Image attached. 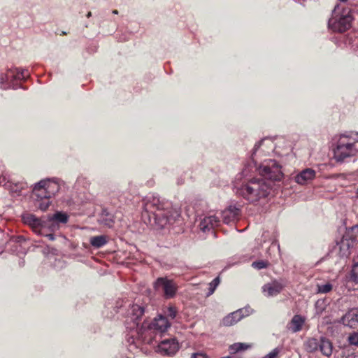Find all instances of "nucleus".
<instances>
[{
    "mask_svg": "<svg viewBox=\"0 0 358 358\" xmlns=\"http://www.w3.org/2000/svg\"><path fill=\"white\" fill-rule=\"evenodd\" d=\"M279 352L280 351L278 348H275L271 352L264 356L263 358H275L277 357Z\"/></svg>",
    "mask_w": 358,
    "mask_h": 358,
    "instance_id": "obj_35",
    "label": "nucleus"
},
{
    "mask_svg": "<svg viewBox=\"0 0 358 358\" xmlns=\"http://www.w3.org/2000/svg\"><path fill=\"white\" fill-rule=\"evenodd\" d=\"M252 313V309L249 306L240 308L224 317L222 320V324L226 327L234 325L243 317L250 315Z\"/></svg>",
    "mask_w": 358,
    "mask_h": 358,
    "instance_id": "obj_9",
    "label": "nucleus"
},
{
    "mask_svg": "<svg viewBox=\"0 0 358 358\" xmlns=\"http://www.w3.org/2000/svg\"><path fill=\"white\" fill-rule=\"evenodd\" d=\"M91 15H92V13L91 12H88L87 14V17H91Z\"/></svg>",
    "mask_w": 358,
    "mask_h": 358,
    "instance_id": "obj_40",
    "label": "nucleus"
},
{
    "mask_svg": "<svg viewBox=\"0 0 358 358\" xmlns=\"http://www.w3.org/2000/svg\"><path fill=\"white\" fill-rule=\"evenodd\" d=\"M142 217L148 224L156 229H163L173 224L175 215L170 201L157 194H150L143 199Z\"/></svg>",
    "mask_w": 358,
    "mask_h": 358,
    "instance_id": "obj_2",
    "label": "nucleus"
},
{
    "mask_svg": "<svg viewBox=\"0 0 358 358\" xmlns=\"http://www.w3.org/2000/svg\"><path fill=\"white\" fill-rule=\"evenodd\" d=\"M17 78L19 80H25L27 77H29V74L27 69H17Z\"/></svg>",
    "mask_w": 358,
    "mask_h": 358,
    "instance_id": "obj_31",
    "label": "nucleus"
},
{
    "mask_svg": "<svg viewBox=\"0 0 358 358\" xmlns=\"http://www.w3.org/2000/svg\"><path fill=\"white\" fill-rule=\"evenodd\" d=\"M6 75L8 76V85H11L12 86H15L14 84L15 80H19L17 78V69H9Z\"/></svg>",
    "mask_w": 358,
    "mask_h": 358,
    "instance_id": "obj_25",
    "label": "nucleus"
},
{
    "mask_svg": "<svg viewBox=\"0 0 358 358\" xmlns=\"http://www.w3.org/2000/svg\"><path fill=\"white\" fill-rule=\"evenodd\" d=\"M240 211V208L234 206H229L221 213L223 222L225 224H230L236 222L238 220Z\"/></svg>",
    "mask_w": 358,
    "mask_h": 358,
    "instance_id": "obj_14",
    "label": "nucleus"
},
{
    "mask_svg": "<svg viewBox=\"0 0 358 358\" xmlns=\"http://www.w3.org/2000/svg\"><path fill=\"white\" fill-rule=\"evenodd\" d=\"M99 222L100 224L110 228L114 224L113 215L106 210H103L99 219Z\"/></svg>",
    "mask_w": 358,
    "mask_h": 358,
    "instance_id": "obj_21",
    "label": "nucleus"
},
{
    "mask_svg": "<svg viewBox=\"0 0 358 358\" xmlns=\"http://www.w3.org/2000/svg\"><path fill=\"white\" fill-rule=\"evenodd\" d=\"M263 358V357H262Z\"/></svg>",
    "mask_w": 358,
    "mask_h": 358,
    "instance_id": "obj_45",
    "label": "nucleus"
},
{
    "mask_svg": "<svg viewBox=\"0 0 358 358\" xmlns=\"http://www.w3.org/2000/svg\"><path fill=\"white\" fill-rule=\"evenodd\" d=\"M0 88L2 90L7 89H17L16 86H12L11 85H8V76L6 73H0Z\"/></svg>",
    "mask_w": 358,
    "mask_h": 358,
    "instance_id": "obj_24",
    "label": "nucleus"
},
{
    "mask_svg": "<svg viewBox=\"0 0 358 358\" xmlns=\"http://www.w3.org/2000/svg\"><path fill=\"white\" fill-rule=\"evenodd\" d=\"M274 148L273 142L269 138H264L255 144L251 157L262 178H254L236 187V194L250 203L257 202L269 195L273 181H279L283 178L282 167L275 159H262L263 155L273 151Z\"/></svg>",
    "mask_w": 358,
    "mask_h": 358,
    "instance_id": "obj_1",
    "label": "nucleus"
},
{
    "mask_svg": "<svg viewBox=\"0 0 358 358\" xmlns=\"http://www.w3.org/2000/svg\"><path fill=\"white\" fill-rule=\"evenodd\" d=\"M113 14H115V15H117L118 14V10H113L112 11Z\"/></svg>",
    "mask_w": 358,
    "mask_h": 358,
    "instance_id": "obj_39",
    "label": "nucleus"
},
{
    "mask_svg": "<svg viewBox=\"0 0 358 358\" xmlns=\"http://www.w3.org/2000/svg\"><path fill=\"white\" fill-rule=\"evenodd\" d=\"M52 184L48 180H41L36 183L34 187V194L41 199H49L51 196V193L48 190L51 187Z\"/></svg>",
    "mask_w": 358,
    "mask_h": 358,
    "instance_id": "obj_12",
    "label": "nucleus"
},
{
    "mask_svg": "<svg viewBox=\"0 0 358 358\" xmlns=\"http://www.w3.org/2000/svg\"><path fill=\"white\" fill-rule=\"evenodd\" d=\"M238 343L241 344V346L239 347L241 351L245 350L248 349L250 347V345H246V344L243 343Z\"/></svg>",
    "mask_w": 358,
    "mask_h": 358,
    "instance_id": "obj_37",
    "label": "nucleus"
},
{
    "mask_svg": "<svg viewBox=\"0 0 358 358\" xmlns=\"http://www.w3.org/2000/svg\"><path fill=\"white\" fill-rule=\"evenodd\" d=\"M220 218L215 215H210L203 217L199 224L200 229L203 231H208L217 227L220 224Z\"/></svg>",
    "mask_w": 358,
    "mask_h": 358,
    "instance_id": "obj_15",
    "label": "nucleus"
},
{
    "mask_svg": "<svg viewBox=\"0 0 358 358\" xmlns=\"http://www.w3.org/2000/svg\"><path fill=\"white\" fill-rule=\"evenodd\" d=\"M164 313L167 317L173 320L176 317L177 310L174 306H169Z\"/></svg>",
    "mask_w": 358,
    "mask_h": 358,
    "instance_id": "obj_29",
    "label": "nucleus"
},
{
    "mask_svg": "<svg viewBox=\"0 0 358 358\" xmlns=\"http://www.w3.org/2000/svg\"><path fill=\"white\" fill-rule=\"evenodd\" d=\"M358 153V133L350 132L341 134L334 150V157L338 162Z\"/></svg>",
    "mask_w": 358,
    "mask_h": 358,
    "instance_id": "obj_4",
    "label": "nucleus"
},
{
    "mask_svg": "<svg viewBox=\"0 0 358 358\" xmlns=\"http://www.w3.org/2000/svg\"><path fill=\"white\" fill-rule=\"evenodd\" d=\"M352 19L350 9L341 8L339 5H336L331 17L329 20L328 25L334 31L345 32L351 27Z\"/></svg>",
    "mask_w": 358,
    "mask_h": 358,
    "instance_id": "obj_5",
    "label": "nucleus"
},
{
    "mask_svg": "<svg viewBox=\"0 0 358 358\" xmlns=\"http://www.w3.org/2000/svg\"><path fill=\"white\" fill-rule=\"evenodd\" d=\"M155 341L156 343H158L157 352L163 355H173L179 349L178 343L175 338H171L161 340L159 337Z\"/></svg>",
    "mask_w": 358,
    "mask_h": 358,
    "instance_id": "obj_8",
    "label": "nucleus"
},
{
    "mask_svg": "<svg viewBox=\"0 0 358 358\" xmlns=\"http://www.w3.org/2000/svg\"><path fill=\"white\" fill-rule=\"evenodd\" d=\"M285 286L286 284L284 280H275L265 284L262 287V292L268 297L274 296L280 294Z\"/></svg>",
    "mask_w": 358,
    "mask_h": 358,
    "instance_id": "obj_10",
    "label": "nucleus"
},
{
    "mask_svg": "<svg viewBox=\"0 0 358 358\" xmlns=\"http://www.w3.org/2000/svg\"><path fill=\"white\" fill-rule=\"evenodd\" d=\"M348 342L350 345L358 346V332H353L348 336Z\"/></svg>",
    "mask_w": 358,
    "mask_h": 358,
    "instance_id": "obj_30",
    "label": "nucleus"
},
{
    "mask_svg": "<svg viewBox=\"0 0 358 358\" xmlns=\"http://www.w3.org/2000/svg\"><path fill=\"white\" fill-rule=\"evenodd\" d=\"M154 287L157 290H162L166 299H171L175 296L178 290L177 284L167 278H158Z\"/></svg>",
    "mask_w": 358,
    "mask_h": 358,
    "instance_id": "obj_7",
    "label": "nucleus"
},
{
    "mask_svg": "<svg viewBox=\"0 0 358 358\" xmlns=\"http://www.w3.org/2000/svg\"><path fill=\"white\" fill-rule=\"evenodd\" d=\"M53 185L55 187V188L57 189V190L58 189V185L57 184H53Z\"/></svg>",
    "mask_w": 358,
    "mask_h": 358,
    "instance_id": "obj_42",
    "label": "nucleus"
},
{
    "mask_svg": "<svg viewBox=\"0 0 358 358\" xmlns=\"http://www.w3.org/2000/svg\"><path fill=\"white\" fill-rule=\"evenodd\" d=\"M357 241H358V225H355L348 229L343 235L340 243L341 256H348L350 254V247Z\"/></svg>",
    "mask_w": 358,
    "mask_h": 358,
    "instance_id": "obj_6",
    "label": "nucleus"
},
{
    "mask_svg": "<svg viewBox=\"0 0 358 358\" xmlns=\"http://www.w3.org/2000/svg\"><path fill=\"white\" fill-rule=\"evenodd\" d=\"M356 197L358 199V188L356 190Z\"/></svg>",
    "mask_w": 358,
    "mask_h": 358,
    "instance_id": "obj_41",
    "label": "nucleus"
},
{
    "mask_svg": "<svg viewBox=\"0 0 358 358\" xmlns=\"http://www.w3.org/2000/svg\"><path fill=\"white\" fill-rule=\"evenodd\" d=\"M50 204V203L49 201V199H45L44 201H41L39 202L38 207L42 211H45L48 208Z\"/></svg>",
    "mask_w": 358,
    "mask_h": 358,
    "instance_id": "obj_32",
    "label": "nucleus"
},
{
    "mask_svg": "<svg viewBox=\"0 0 358 358\" xmlns=\"http://www.w3.org/2000/svg\"><path fill=\"white\" fill-rule=\"evenodd\" d=\"M90 243L94 248H100L107 243V238L103 235L92 236Z\"/></svg>",
    "mask_w": 358,
    "mask_h": 358,
    "instance_id": "obj_23",
    "label": "nucleus"
},
{
    "mask_svg": "<svg viewBox=\"0 0 358 358\" xmlns=\"http://www.w3.org/2000/svg\"><path fill=\"white\" fill-rule=\"evenodd\" d=\"M267 264L264 261H257L252 263V266L257 269H262L266 268Z\"/></svg>",
    "mask_w": 358,
    "mask_h": 358,
    "instance_id": "obj_33",
    "label": "nucleus"
},
{
    "mask_svg": "<svg viewBox=\"0 0 358 358\" xmlns=\"http://www.w3.org/2000/svg\"><path fill=\"white\" fill-rule=\"evenodd\" d=\"M340 1H342V2H345L347 1L348 0H339Z\"/></svg>",
    "mask_w": 358,
    "mask_h": 358,
    "instance_id": "obj_43",
    "label": "nucleus"
},
{
    "mask_svg": "<svg viewBox=\"0 0 358 358\" xmlns=\"http://www.w3.org/2000/svg\"><path fill=\"white\" fill-rule=\"evenodd\" d=\"M46 220L47 227L54 231L59 228V224L66 223L69 220V216L65 213L57 212L52 215H48Z\"/></svg>",
    "mask_w": 358,
    "mask_h": 358,
    "instance_id": "obj_13",
    "label": "nucleus"
},
{
    "mask_svg": "<svg viewBox=\"0 0 358 358\" xmlns=\"http://www.w3.org/2000/svg\"><path fill=\"white\" fill-rule=\"evenodd\" d=\"M191 358H209L206 355L203 353H194Z\"/></svg>",
    "mask_w": 358,
    "mask_h": 358,
    "instance_id": "obj_36",
    "label": "nucleus"
},
{
    "mask_svg": "<svg viewBox=\"0 0 358 358\" xmlns=\"http://www.w3.org/2000/svg\"><path fill=\"white\" fill-rule=\"evenodd\" d=\"M144 308L138 304H133L128 310V320L134 322L136 327L138 326V320L144 313Z\"/></svg>",
    "mask_w": 358,
    "mask_h": 358,
    "instance_id": "obj_18",
    "label": "nucleus"
},
{
    "mask_svg": "<svg viewBox=\"0 0 358 358\" xmlns=\"http://www.w3.org/2000/svg\"><path fill=\"white\" fill-rule=\"evenodd\" d=\"M45 236L50 241L55 240V236L52 234H46Z\"/></svg>",
    "mask_w": 358,
    "mask_h": 358,
    "instance_id": "obj_38",
    "label": "nucleus"
},
{
    "mask_svg": "<svg viewBox=\"0 0 358 358\" xmlns=\"http://www.w3.org/2000/svg\"><path fill=\"white\" fill-rule=\"evenodd\" d=\"M304 322L305 320L302 316L295 315L289 323L288 329L294 333L298 332L301 330Z\"/></svg>",
    "mask_w": 358,
    "mask_h": 358,
    "instance_id": "obj_19",
    "label": "nucleus"
},
{
    "mask_svg": "<svg viewBox=\"0 0 358 358\" xmlns=\"http://www.w3.org/2000/svg\"><path fill=\"white\" fill-rule=\"evenodd\" d=\"M170 327L171 323L167 317L162 315H159L148 325H145V323L143 324L138 332L139 338L144 343L152 344L153 340H157V338L159 337L162 338V335Z\"/></svg>",
    "mask_w": 358,
    "mask_h": 358,
    "instance_id": "obj_3",
    "label": "nucleus"
},
{
    "mask_svg": "<svg viewBox=\"0 0 358 358\" xmlns=\"http://www.w3.org/2000/svg\"><path fill=\"white\" fill-rule=\"evenodd\" d=\"M341 322L351 328L358 324V308H352L341 317Z\"/></svg>",
    "mask_w": 358,
    "mask_h": 358,
    "instance_id": "obj_16",
    "label": "nucleus"
},
{
    "mask_svg": "<svg viewBox=\"0 0 358 358\" xmlns=\"http://www.w3.org/2000/svg\"><path fill=\"white\" fill-rule=\"evenodd\" d=\"M320 340L315 338H310L304 343L305 349L308 352H315L318 350Z\"/></svg>",
    "mask_w": 358,
    "mask_h": 358,
    "instance_id": "obj_22",
    "label": "nucleus"
},
{
    "mask_svg": "<svg viewBox=\"0 0 358 358\" xmlns=\"http://www.w3.org/2000/svg\"><path fill=\"white\" fill-rule=\"evenodd\" d=\"M319 303H320V301H317L316 303V305H318Z\"/></svg>",
    "mask_w": 358,
    "mask_h": 358,
    "instance_id": "obj_44",
    "label": "nucleus"
},
{
    "mask_svg": "<svg viewBox=\"0 0 358 358\" xmlns=\"http://www.w3.org/2000/svg\"><path fill=\"white\" fill-rule=\"evenodd\" d=\"M22 219L26 224L29 225L36 233H40V230L43 227H47V220L37 217L31 213H25L22 215Z\"/></svg>",
    "mask_w": 358,
    "mask_h": 358,
    "instance_id": "obj_11",
    "label": "nucleus"
},
{
    "mask_svg": "<svg viewBox=\"0 0 358 358\" xmlns=\"http://www.w3.org/2000/svg\"><path fill=\"white\" fill-rule=\"evenodd\" d=\"M241 346V344H238V343H234L233 345H231L229 346V352L231 354H235L236 352H240L239 347Z\"/></svg>",
    "mask_w": 358,
    "mask_h": 358,
    "instance_id": "obj_34",
    "label": "nucleus"
},
{
    "mask_svg": "<svg viewBox=\"0 0 358 358\" xmlns=\"http://www.w3.org/2000/svg\"><path fill=\"white\" fill-rule=\"evenodd\" d=\"M315 171L310 168L301 171L295 176V182L299 185H306L315 178Z\"/></svg>",
    "mask_w": 358,
    "mask_h": 358,
    "instance_id": "obj_17",
    "label": "nucleus"
},
{
    "mask_svg": "<svg viewBox=\"0 0 358 358\" xmlns=\"http://www.w3.org/2000/svg\"><path fill=\"white\" fill-rule=\"evenodd\" d=\"M333 289V285L330 282L317 285V292L320 294H327Z\"/></svg>",
    "mask_w": 358,
    "mask_h": 358,
    "instance_id": "obj_26",
    "label": "nucleus"
},
{
    "mask_svg": "<svg viewBox=\"0 0 358 358\" xmlns=\"http://www.w3.org/2000/svg\"><path fill=\"white\" fill-rule=\"evenodd\" d=\"M332 343L329 339L324 337H321L320 338V345L318 350H320L323 355L329 357L332 354Z\"/></svg>",
    "mask_w": 358,
    "mask_h": 358,
    "instance_id": "obj_20",
    "label": "nucleus"
},
{
    "mask_svg": "<svg viewBox=\"0 0 358 358\" xmlns=\"http://www.w3.org/2000/svg\"><path fill=\"white\" fill-rule=\"evenodd\" d=\"M220 282V277H216L215 279H213L210 283H209V287L208 291L206 294L207 296H210L212 295L215 290L216 289L217 287L219 285Z\"/></svg>",
    "mask_w": 358,
    "mask_h": 358,
    "instance_id": "obj_27",
    "label": "nucleus"
},
{
    "mask_svg": "<svg viewBox=\"0 0 358 358\" xmlns=\"http://www.w3.org/2000/svg\"><path fill=\"white\" fill-rule=\"evenodd\" d=\"M351 280L355 283H358V262L355 263L352 268Z\"/></svg>",
    "mask_w": 358,
    "mask_h": 358,
    "instance_id": "obj_28",
    "label": "nucleus"
}]
</instances>
